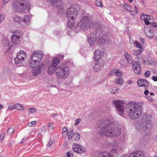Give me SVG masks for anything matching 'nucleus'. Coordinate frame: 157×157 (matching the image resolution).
Listing matches in <instances>:
<instances>
[{"label": "nucleus", "mask_w": 157, "mask_h": 157, "mask_svg": "<svg viewBox=\"0 0 157 157\" xmlns=\"http://www.w3.org/2000/svg\"><path fill=\"white\" fill-rule=\"evenodd\" d=\"M101 128L100 134L108 137H118L121 132V125L117 121L110 123L109 120H101L98 124Z\"/></svg>", "instance_id": "obj_1"}, {"label": "nucleus", "mask_w": 157, "mask_h": 157, "mask_svg": "<svg viewBox=\"0 0 157 157\" xmlns=\"http://www.w3.org/2000/svg\"><path fill=\"white\" fill-rule=\"evenodd\" d=\"M126 111L130 118L132 120H136L141 114V106L136 102H129L127 105Z\"/></svg>", "instance_id": "obj_2"}, {"label": "nucleus", "mask_w": 157, "mask_h": 157, "mask_svg": "<svg viewBox=\"0 0 157 157\" xmlns=\"http://www.w3.org/2000/svg\"><path fill=\"white\" fill-rule=\"evenodd\" d=\"M12 7L15 12L22 13H28L30 10V5L26 3V0L14 1Z\"/></svg>", "instance_id": "obj_3"}, {"label": "nucleus", "mask_w": 157, "mask_h": 157, "mask_svg": "<svg viewBox=\"0 0 157 157\" xmlns=\"http://www.w3.org/2000/svg\"><path fill=\"white\" fill-rule=\"evenodd\" d=\"M70 69L66 64H61L57 67L55 70L56 76L59 79H65L68 76Z\"/></svg>", "instance_id": "obj_4"}, {"label": "nucleus", "mask_w": 157, "mask_h": 157, "mask_svg": "<svg viewBox=\"0 0 157 157\" xmlns=\"http://www.w3.org/2000/svg\"><path fill=\"white\" fill-rule=\"evenodd\" d=\"M103 32V29L100 26H98L88 36V43L90 46L93 45L98 38Z\"/></svg>", "instance_id": "obj_5"}, {"label": "nucleus", "mask_w": 157, "mask_h": 157, "mask_svg": "<svg viewBox=\"0 0 157 157\" xmlns=\"http://www.w3.org/2000/svg\"><path fill=\"white\" fill-rule=\"evenodd\" d=\"M143 118L144 120V121L142 127L145 132H147L146 133H144V135L148 136L150 135V131L152 129L151 124L152 116L151 115L144 114Z\"/></svg>", "instance_id": "obj_6"}, {"label": "nucleus", "mask_w": 157, "mask_h": 157, "mask_svg": "<svg viewBox=\"0 0 157 157\" xmlns=\"http://www.w3.org/2000/svg\"><path fill=\"white\" fill-rule=\"evenodd\" d=\"M77 14V10L74 8L71 7L67 10L66 16L68 20L67 21V24L69 27H71Z\"/></svg>", "instance_id": "obj_7"}, {"label": "nucleus", "mask_w": 157, "mask_h": 157, "mask_svg": "<svg viewBox=\"0 0 157 157\" xmlns=\"http://www.w3.org/2000/svg\"><path fill=\"white\" fill-rule=\"evenodd\" d=\"M93 21L89 17H84L78 23V26L81 28L86 29L90 28L92 26Z\"/></svg>", "instance_id": "obj_8"}, {"label": "nucleus", "mask_w": 157, "mask_h": 157, "mask_svg": "<svg viewBox=\"0 0 157 157\" xmlns=\"http://www.w3.org/2000/svg\"><path fill=\"white\" fill-rule=\"evenodd\" d=\"M113 103L117 109V111L119 113L120 115H122L124 109V102L121 100H117L113 101Z\"/></svg>", "instance_id": "obj_9"}, {"label": "nucleus", "mask_w": 157, "mask_h": 157, "mask_svg": "<svg viewBox=\"0 0 157 157\" xmlns=\"http://www.w3.org/2000/svg\"><path fill=\"white\" fill-rule=\"evenodd\" d=\"M21 32L20 30H16L13 33L11 38L12 43L14 45H17L19 43Z\"/></svg>", "instance_id": "obj_10"}, {"label": "nucleus", "mask_w": 157, "mask_h": 157, "mask_svg": "<svg viewBox=\"0 0 157 157\" xmlns=\"http://www.w3.org/2000/svg\"><path fill=\"white\" fill-rule=\"evenodd\" d=\"M26 55L24 52L23 50H20L17 55V57L14 58L15 63L16 64L22 63L25 58L26 57Z\"/></svg>", "instance_id": "obj_11"}, {"label": "nucleus", "mask_w": 157, "mask_h": 157, "mask_svg": "<svg viewBox=\"0 0 157 157\" xmlns=\"http://www.w3.org/2000/svg\"><path fill=\"white\" fill-rule=\"evenodd\" d=\"M44 54L42 52H36L32 54L31 59L39 64Z\"/></svg>", "instance_id": "obj_12"}, {"label": "nucleus", "mask_w": 157, "mask_h": 157, "mask_svg": "<svg viewBox=\"0 0 157 157\" xmlns=\"http://www.w3.org/2000/svg\"><path fill=\"white\" fill-rule=\"evenodd\" d=\"M117 152L115 149H112L109 152H102L98 155V157H113V156Z\"/></svg>", "instance_id": "obj_13"}, {"label": "nucleus", "mask_w": 157, "mask_h": 157, "mask_svg": "<svg viewBox=\"0 0 157 157\" xmlns=\"http://www.w3.org/2000/svg\"><path fill=\"white\" fill-rule=\"evenodd\" d=\"M73 149L74 151L79 154H82L85 151V148L84 147L76 143L73 144Z\"/></svg>", "instance_id": "obj_14"}, {"label": "nucleus", "mask_w": 157, "mask_h": 157, "mask_svg": "<svg viewBox=\"0 0 157 157\" xmlns=\"http://www.w3.org/2000/svg\"><path fill=\"white\" fill-rule=\"evenodd\" d=\"M132 68L134 73L136 74H140L141 71L140 64L137 61H134L132 63Z\"/></svg>", "instance_id": "obj_15"}, {"label": "nucleus", "mask_w": 157, "mask_h": 157, "mask_svg": "<svg viewBox=\"0 0 157 157\" xmlns=\"http://www.w3.org/2000/svg\"><path fill=\"white\" fill-rule=\"evenodd\" d=\"M98 62V63H95V64L94 67V70L96 72L100 71L103 67L104 64L103 60H101Z\"/></svg>", "instance_id": "obj_16"}, {"label": "nucleus", "mask_w": 157, "mask_h": 157, "mask_svg": "<svg viewBox=\"0 0 157 157\" xmlns=\"http://www.w3.org/2000/svg\"><path fill=\"white\" fill-rule=\"evenodd\" d=\"M137 83L140 86L147 87L149 86L148 82L145 79L140 78L137 81Z\"/></svg>", "instance_id": "obj_17"}, {"label": "nucleus", "mask_w": 157, "mask_h": 157, "mask_svg": "<svg viewBox=\"0 0 157 157\" xmlns=\"http://www.w3.org/2000/svg\"><path fill=\"white\" fill-rule=\"evenodd\" d=\"M129 157H145V156L142 152L138 151L131 153L129 155Z\"/></svg>", "instance_id": "obj_18"}, {"label": "nucleus", "mask_w": 157, "mask_h": 157, "mask_svg": "<svg viewBox=\"0 0 157 157\" xmlns=\"http://www.w3.org/2000/svg\"><path fill=\"white\" fill-rule=\"evenodd\" d=\"M42 71L41 67L40 66L39 67L35 68L32 71L33 75L34 76H37L39 75Z\"/></svg>", "instance_id": "obj_19"}, {"label": "nucleus", "mask_w": 157, "mask_h": 157, "mask_svg": "<svg viewBox=\"0 0 157 157\" xmlns=\"http://www.w3.org/2000/svg\"><path fill=\"white\" fill-rule=\"evenodd\" d=\"M101 51L99 49L95 50L94 52V58L96 61H98L101 60Z\"/></svg>", "instance_id": "obj_20"}, {"label": "nucleus", "mask_w": 157, "mask_h": 157, "mask_svg": "<svg viewBox=\"0 0 157 157\" xmlns=\"http://www.w3.org/2000/svg\"><path fill=\"white\" fill-rule=\"evenodd\" d=\"M55 65H51L48 67V73L49 75H52L55 72L56 68Z\"/></svg>", "instance_id": "obj_21"}, {"label": "nucleus", "mask_w": 157, "mask_h": 157, "mask_svg": "<svg viewBox=\"0 0 157 157\" xmlns=\"http://www.w3.org/2000/svg\"><path fill=\"white\" fill-rule=\"evenodd\" d=\"M146 36L149 38L153 37L154 36V32L150 29H146L144 30Z\"/></svg>", "instance_id": "obj_22"}, {"label": "nucleus", "mask_w": 157, "mask_h": 157, "mask_svg": "<svg viewBox=\"0 0 157 157\" xmlns=\"http://www.w3.org/2000/svg\"><path fill=\"white\" fill-rule=\"evenodd\" d=\"M29 20L30 18L28 16L26 15H25L23 19H22V21L23 22L22 26H26L29 23Z\"/></svg>", "instance_id": "obj_23"}, {"label": "nucleus", "mask_w": 157, "mask_h": 157, "mask_svg": "<svg viewBox=\"0 0 157 157\" xmlns=\"http://www.w3.org/2000/svg\"><path fill=\"white\" fill-rule=\"evenodd\" d=\"M14 21L15 22L18 23L19 25L22 26L23 21L22 17L19 16H16L14 18Z\"/></svg>", "instance_id": "obj_24"}, {"label": "nucleus", "mask_w": 157, "mask_h": 157, "mask_svg": "<svg viewBox=\"0 0 157 157\" xmlns=\"http://www.w3.org/2000/svg\"><path fill=\"white\" fill-rule=\"evenodd\" d=\"M124 56L129 63H132L134 62V61H133V60L132 59L131 56L128 54L127 52H125L124 53Z\"/></svg>", "instance_id": "obj_25"}, {"label": "nucleus", "mask_w": 157, "mask_h": 157, "mask_svg": "<svg viewBox=\"0 0 157 157\" xmlns=\"http://www.w3.org/2000/svg\"><path fill=\"white\" fill-rule=\"evenodd\" d=\"M30 63L31 67L33 68L36 67L38 66L39 64V63L36 62V61H33L31 59H30Z\"/></svg>", "instance_id": "obj_26"}, {"label": "nucleus", "mask_w": 157, "mask_h": 157, "mask_svg": "<svg viewBox=\"0 0 157 157\" xmlns=\"http://www.w3.org/2000/svg\"><path fill=\"white\" fill-rule=\"evenodd\" d=\"M142 51L141 49L134 50L132 51V54L135 56H138L140 55L142 53Z\"/></svg>", "instance_id": "obj_27"}, {"label": "nucleus", "mask_w": 157, "mask_h": 157, "mask_svg": "<svg viewBox=\"0 0 157 157\" xmlns=\"http://www.w3.org/2000/svg\"><path fill=\"white\" fill-rule=\"evenodd\" d=\"M15 109L20 111L24 110V107L20 104H15Z\"/></svg>", "instance_id": "obj_28"}, {"label": "nucleus", "mask_w": 157, "mask_h": 157, "mask_svg": "<svg viewBox=\"0 0 157 157\" xmlns=\"http://www.w3.org/2000/svg\"><path fill=\"white\" fill-rule=\"evenodd\" d=\"M60 62L59 59L57 58H55L53 59L52 63V65H55L56 67L59 63Z\"/></svg>", "instance_id": "obj_29"}, {"label": "nucleus", "mask_w": 157, "mask_h": 157, "mask_svg": "<svg viewBox=\"0 0 157 157\" xmlns=\"http://www.w3.org/2000/svg\"><path fill=\"white\" fill-rule=\"evenodd\" d=\"M151 15H145L144 13H143L142 14H141V19H147V20L151 19Z\"/></svg>", "instance_id": "obj_30"}, {"label": "nucleus", "mask_w": 157, "mask_h": 157, "mask_svg": "<svg viewBox=\"0 0 157 157\" xmlns=\"http://www.w3.org/2000/svg\"><path fill=\"white\" fill-rule=\"evenodd\" d=\"M74 139L76 141L80 139V135L78 133H76L73 135Z\"/></svg>", "instance_id": "obj_31"}, {"label": "nucleus", "mask_w": 157, "mask_h": 157, "mask_svg": "<svg viewBox=\"0 0 157 157\" xmlns=\"http://www.w3.org/2000/svg\"><path fill=\"white\" fill-rule=\"evenodd\" d=\"M119 90V88L115 87L111 89L110 90V92L112 94H115L117 93V91Z\"/></svg>", "instance_id": "obj_32"}, {"label": "nucleus", "mask_w": 157, "mask_h": 157, "mask_svg": "<svg viewBox=\"0 0 157 157\" xmlns=\"http://www.w3.org/2000/svg\"><path fill=\"white\" fill-rule=\"evenodd\" d=\"M123 79L121 77H118L115 80V82L121 85L122 84Z\"/></svg>", "instance_id": "obj_33"}, {"label": "nucleus", "mask_w": 157, "mask_h": 157, "mask_svg": "<svg viewBox=\"0 0 157 157\" xmlns=\"http://www.w3.org/2000/svg\"><path fill=\"white\" fill-rule=\"evenodd\" d=\"M105 41V39L102 36H100L97 40V42L98 43L103 44Z\"/></svg>", "instance_id": "obj_34"}, {"label": "nucleus", "mask_w": 157, "mask_h": 157, "mask_svg": "<svg viewBox=\"0 0 157 157\" xmlns=\"http://www.w3.org/2000/svg\"><path fill=\"white\" fill-rule=\"evenodd\" d=\"M95 4L98 7H102L103 6V5L102 3L101 0H96Z\"/></svg>", "instance_id": "obj_35"}, {"label": "nucleus", "mask_w": 157, "mask_h": 157, "mask_svg": "<svg viewBox=\"0 0 157 157\" xmlns=\"http://www.w3.org/2000/svg\"><path fill=\"white\" fill-rule=\"evenodd\" d=\"M124 8L126 10L129 12H132L130 6L128 4H125L124 6Z\"/></svg>", "instance_id": "obj_36"}, {"label": "nucleus", "mask_w": 157, "mask_h": 157, "mask_svg": "<svg viewBox=\"0 0 157 157\" xmlns=\"http://www.w3.org/2000/svg\"><path fill=\"white\" fill-rule=\"evenodd\" d=\"M14 132V129L12 127H10L9 128L7 131V133L10 134L11 135Z\"/></svg>", "instance_id": "obj_37"}, {"label": "nucleus", "mask_w": 157, "mask_h": 157, "mask_svg": "<svg viewBox=\"0 0 157 157\" xmlns=\"http://www.w3.org/2000/svg\"><path fill=\"white\" fill-rule=\"evenodd\" d=\"M67 157H73V155L72 151H69L67 152Z\"/></svg>", "instance_id": "obj_38"}, {"label": "nucleus", "mask_w": 157, "mask_h": 157, "mask_svg": "<svg viewBox=\"0 0 157 157\" xmlns=\"http://www.w3.org/2000/svg\"><path fill=\"white\" fill-rule=\"evenodd\" d=\"M114 74L115 75L118 76H121L122 74L121 72L120 71H115L114 73Z\"/></svg>", "instance_id": "obj_39"}, {"label": "nucleus", "mask_w": 157, "mask_h": 157, "mask_svg": "<svg viewBox=\"0 0 157 157\" xmlns=\"http://www.w3.org/2000/svg\"><path fill=\"white\" fill-rule=\"evenodd\" d=\"M81 121V120L80 118H78V119H76L75 120V124L74 125L75 126H76L79 124Z\"/></svg>", "instance_id": "obj_40"}, {"label": "nucleus", "mask_w": 157, "mask_h": 157, "mask_svg": "<svg viewBox=\"0 0 157 157\" xmlns=\"http://www.w3.org/2000/svg\"><path fill=\"white\" fill-rule=\"evenodd\" d=\"M134 44L136 45L137 47L140 48H141V45L138 41H135Z\"/></svg>", "instance_id": "obj_41"}, {"label": "nucleus", "mask_w": 157, "mask_h": 157, "mask_svg": "<svg viewBox=\"0 0 157 157\" xmlns=\"http://www.w3.org/2000/svg\"><path fill=\"white\" fill-rule=\"evenodd\" d=\"M29 112L30 113H33L36 112V109L34 108H31L29 109Z\"/></svg>", "instance_id": "obj_42"}, {"label": "nucleus", "mask_w": 157, "mask_h": 157, "mask_svg": "<svg viewBox=\"0 0 157 157\" xmlns=\"http://www.w3.org/2000/svg\"><path fill=\"white\" fill-rule=\"evenodd\" d=\"M5 19V16L4 14H1L0 15V23L4 21Z\"/></svg>", "instance_id": "obj_43"}, {"label": "nucleus", "mask_w": 157, "mask_h": 157, "mask_svg": "<svg viewBox=\"0 0 157 157\" xmlns=\"http://www.w3.org/2000/svg\"><path fill=\"white\" fill-rule=\"evenodd\" d=\"M150 72L149 71H146L144 74L145 76L146 77H149L150 75Z\"/></svg>", "instance_id": "obj_44"}, {"label": "nucleus", "mask_w": 157, "mask_h": 157, "mask_svg": "<svg viewBox=\"0 0 157 157\" xmlns=\"http://www.w3.org/2000/svg\"><path fill=\"white\" fill-rule=\"evenodd\" d=\"M5 134L4 133H2L1 134V135L0 136V140H1V141L2 142L5 137Z\"/></svg>", "instance_id": "obj_45"}, {"label": "nucleus", "mask_w": 157, "mask_h": 157, "mask_svg": "<svg viewBox=\"0 0 157 157\" xmlns=\"http://www.w3.org/2000/svg\"><path fill=\"white\" fill-rule=\"evenodd\" d=\"M68 139L70 140H72L73 136V135L71 133L68 132Z\"/></svg>", "instance_id": "obj_46"}, {"label": "nucleus", "mask_w": 157, "mask_h": 157, "mask_svg": "<svg viewBox=\"0 0 157 157\" xmlns=\"http://www.w3.org/2000/svg\"><path fill=\"white\" fill-rule=\"evenodd\" d=\"M8 109L13 110L14 109H15V105H10L8 107Z\"/></svg>", "instance_id": "obj_47"}, {"label": "nucleus", "mask_w": 157, "mask_h": 157, "mask_svg": "<svg viewBox=\"0 0 157 157\" xmlns=\"http://www.w3.org/2000/svg\"><path fill=\"white\" fill-rule=\"evenodd\" d=\"M143 20H144V22H145V24L146 25H148L151 24V23L149 22V21L147 19H143Z\"/></svg>", "instance_id": "obj_48"}, {"label": "nucleus", "mask_w": 157, "mask_h": 157, "mask_svg": "<svg viewBox=\"0 0 157 157\" xmlns=\"http://www.w3.org/2000/svg\"><path fill=\"white\" fill-rule=\"evenodd\" d=\"M53 143V140L50 141L47 144V147H50Z\"/></svg>", "instance_id": "obj_49"}, {"label": "nucleus", "mask_w": 157, "mask_h": 157, "mask_svg": "<svg viewBox=\"0 0 157 157\" xmlns=\"http://www.w3.org/2000/svg\"><path fill=\"white\" fill-rule=\"evenodd\" d=\"M151 26L153 27H156L157 26V24L155 22H152L151 23Z\"/></svg>", "instance_id": "obj_50"}, {"label": "nucleus", "mask_w": 157, "mask_h": 157, "mask_svg": "<svg viewBox=\"0 0 157 157\" xmlns=\"http://www.w3.org/2000/svg\"><path fill=\"white\" fill-rule=\"evenodd\" d=\"M146 98L150 101H152L153 100V99L150 96H147Z\"/></svg>", "instance_id": "obj_51"}, {"label": "nucleus", "mask_w": 157, "mask_h": 157, "mask_svg": "<svg viewBox=\"0 0 157 157\" xmlns=\"http://www.w3.org/2000/svg\"><path fill=\"white\" fill-rule=\"evenodd\" d=\"M67 127H64L63 128L62 132L63 133L67 132Z\"/></svg>", "instance_id": "obj_52"}, {"label": "nucleus", "mask_w": 157, "mask_h": 157, "mask_svg": "<svg viewBox=\"0 0 157 157\" xmlns=\"http://www.w3.org/2000/svg\"><path fill=\"white\" fill-rule=\"evenodd\" d=\"M139 40L140 42L142 43V44H143L145 40L144 38H140Z\"/></svg>", "instance_id": "obj_53"}, {"label": "nucleus", "mask_w": 157, "mask_h": 157, "mask_svg": "<svg viewBox=\"0 0 157 157\" xmlns=\"http://www.w3.org/2000/svg\"><path fill=\"white\" fill-rule=\"evenodd\" d=\"M48 128L49 129V130H52L53 129V128L52 127H51V124L50 123H49L48 124Z\"/></svg>", "instance_id": "obj_54"}, {"label": "nucleus", "mask_w": 157, "mask_h": 157, "mask_svg": "<svg viewBox=\"0 0 157 157\" xmlns=\"http://www.w3.org/2000/svg\"><path fill=\"white\" fill-rule=\"evenodd\" d=\"M152 79L155 81L157 82V77L153 76L152 78Z\"/></svg>", "instance_id": "obj_55"}, {"label": "nucleus", "mask_w": 157, "mask_h": 157, "mask_svg": "<svg viewBox=\"0 0 157 157\" xmlns=\"http://www.w3.org/2000/svg\"><path fill=\"white\" fill-rule=\"evenodd\" d=\"M144 93L145 95L147 96L149 93L148 90H146L144 91Z\"/></svg>", "instance_id": "obj_56"}, {"label": "nucleus", "mask_w": 157, "mask_h": 157, "mask_svg": "<svg viewBox=\"0 0 157 157\" xmlns=\"http://www.w3.org/2000/svg\"><path fill=\"white\" fill-rule=\"evenodd\" d=\"M148 61L149 62V63L151 64H154L155 63L154 61L153 60H148Z\"/></svg>", "instance_id": "obj_57"}, {"label": "nucleus", "mask_w": 157, "mask_h": 157, "mask_svg": "<svg viewBox=\"0 0 157 157\" xmlns=\"http://www.w3.org/2000/svg\"><path fill=\"white\" fill-rule=\"evenodd\" d=\"M135 10H134L135 12L136 13H139L138 11L137 10V8L136 6H135Z\"/></svg>", "instance_id": "obj_58"}, {"label": "nucleus", "mask_w": 157, "mask_h": 157, "mask_svg": "<svg viewBox=\"0 0 157 157\" xmlns=\"http://www.w3.org/2000/svg\"><path fill=\"white\" fill-rule=\"evenodd\" d=\"M33 124H32L31 123H29L28 124V126H29V127H32L33 126Z\"/></svg>", "instance_id": "obj_59"}, {"label": "nucleus", "mask_w": 157, "mask_h": 157, "mask_svg": "<svg viewBox=\"0 0 157 157\" xmlns=\"http://www.w3.org/2000/svg\"><path fill=\"white\" fill-rule=\"evenodd\" d=\"M59 0H52V2H53V3L55 4Z\"/></svg>", "instance_id": "obj_60"}, {"label": "nucleus", "mask_w": 157, "mask_h": 157, "mask_svg": "<svg viewBox=\"0 0 157 157\" xmlns=\"http://www.w3.org/2000/svg\"><path fill=\"white\" fill-rule=\"evenodd\" d=\"M26 141V139L24 138L21 141V142L20 143L21 144H23Z\"/></svg>", "instance_id": "obj_61"}, {"label": "nucleus", "mask_w": 157, "mask_h": 157, "mask_svg": "<svg viewBox=\"0 0 157 157\" xmlns=\"http://www.w3.org/2000/svg\"><path fill=\"white\" fill-rule=\"evenodd\" d=\"M51 115L53 117H55L57 115H58V114H56L55 113H53V114H51Z\"/></svg>", "instance_id": "obj_62"}, {"label": "nucleus", "mask_w": 157, "mask_h": 157, "mask_svg": "<svg viewBox=\"0 0 157 157\" xmlns=\"http://www.w3.org/2000/svg\"><path fill=\"white\" fill-rule=\"evenodd\" d=\"M36 121H32L31 123L33 125L34 124H35L36 123Z\"/></svg>", "instance_id": "obj_63"}, {"label": "nucleus", "mask_w": 157, "mask_h": 157, "mask_svg": "<svg viewBox=\"0 0 157 157\" xmlns=\"http://www.w3.org/2000/svg\"><path fill=\"white\" fill-rule=\"evenodd\" d=\"M10 0H3V2L5 3H7Z\"/></svg>", "instance_id": "obj_64"}]
</instances>
